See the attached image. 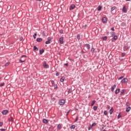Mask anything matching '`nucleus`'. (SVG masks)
I'll return each mask as SVG.
<instances>
[{"instance_id":"59","label":"nucleus","mask_w":131,"mask_h":131,"mask_svg":"<svg viewBox=\"0 0 131 131\" xmlns=\"http://www.w3.org/2000/svg\"><path fill=\"white\" fill-rule=\"evenodd\" d=\"M64 65H66L67 66H68V63H64Z\"/></svg>"},{"instance_id":"17","label":"nucleus","mask_w":131,"mask_h":131,"mask_svg":"<svg viewBox=\"0 0 131 131\" xmlns=\"http://www.w3.org/2000/svg\"><path fill=\"white\" fill-rule=\"evenodd\" d=\"M85 46L88 50H89V49H91V45H90V44H85Z\"/></svg>"},{"instance_id":"24","label":"nucleus","mask_w":131,"mask_h":131,"mask_svg":"<svg viewBox=\"0 0 131 131\" xmlns=\"http://www.w3.org/2000/svg\"><path fill=\"white\" fill-rule=\"evenodd\" d=\"M129 111H130V106H128L126 110V112H129Z\"/></svg>"},{"instance_id":"50","label":"nucleus","mask_w":131,"mask_h":131,"mask_svg":"<svg viewBox=\"0 0 131 131\" xmlns=\"http://www.w3.org/2000/svg\"><path fill=\"white\" fill-rule=\"evenodd\" d=\"M124 56H125V53H122V57H124Z\"/></svg>"},{"instance_id":"3","label":"nucleus","mask_w":131,"mask_h":131,"mask_svg":"<svg viewBox=\"0 0 131 131\" xmlns=\"http://www.w3.org/2000/svg\"><path fill=\"white\" fill-rule=\"evenodd\" d=\"M64 37H61L59 38V43H60V45H63V43H64Z\"/></svg>"},{"instance_id":"27","label":"nucleus","mask_w":131,"mask_h":131,"mask_svg":"<svg viewBox=\"0 0 131 131\" xmlns=\"http://www.w3.org/2000/svg\"><path fill=\"white\" fill-rule=\"evenodd\" d=\"M98 11H101L102 10V7L101 6H99L97 8Z\"/></svg>"},{"instance_id":"34","label":"nucleus","mask_w":131,"mask_h":131,"mask_svg":"<svg viewBox=\"0 0 131 131\" xmlns=\"http://www.w3.org/2000/svg\"><path fill=\"white\" fill-rule=\"evenodd\" d=\"M57 129H61V125L60 124H58L57 125Z\"/></svg>"},{"instance_id":"37","label":"nucleus","mask_w":131,"mask_h":131,"mask_svg":"<svg viewBox=\"0 0 131 131\" xmlns=\"http://www.w3.org/2000/svg\"><path fill=\"white\" fill-rule=\"evenodd\" d=\"M121 117H122V116H121V115H120V114H119L117 117L118 119H119V118H121Z\"/></svg>"},{"instance_id":"38","label":"nucleus","mask_w":131,"mask_h":131,"mask_svg":"<svg viewBox=\"0 0 131 131\" xmlns=\"http://www.w3.org/2000/svg\"><path fill=\"white\" fill-rule=\"evenodd\" d=\"M36 35H37V34L35 33V34H34V35L33 36L34 39H35V38H36Z\"/></svg>"},{"instance_id":"30","label":"nucleus","mask_w":131,"mask_h":131,"mask_svg":"<svg viewBox=\"0 0 131 131\" xmlns=\"http://www.w3.org/2000/svg\"><path fill=\"white\" fill-rule=\"evenodd\" d=\"M111 36H112V37H113V36H115V32H112Z\"/></svg>"},{"instance_id":"25","label":"nucleus","mask_w":131,"mask_h":131,"mask_svg":"<svg viewBox=\"0 0 131 131\" xmlns=\"http://www.w3.org/2000/svg\"><path fill=\"white\" fill-rule=\"evenodd\" d=\"M8 120L9 121L13 122L14 121V119L13 118V117H11L8 118Z\"/></svg>"},{"instance_id":"28","label":"nucleus","mask_w":131,"mask_h":131,"mask_svg":"<svg viewBox=\"0 0 131 131\" xmlns=\"http://www.w3.org/2000/svg\"><path fill=\"white\" fill-rule=\"evenodd\" d=\"M68 94H71V93H72V89H69L68 90Z\"/></svg>"},{"instance_id":"16","label":"nucleus","mask_w":131,"mask_h":131,"mask_svg":"<svg viewBox=\"0 0 131 131\" xmlns=\"http://www.w3.org/2000/svg\"><path fill=\"white\" fill-rule=\"evenodd\" d=\"M36 40L38 42H40V41H42V39L41 38H37Z\"/></svg>"},{"instance_id":"32","label":"nucleus","mask_w":131,"mask_h":131,"mask_svg":"<svg viewBox=\"0 0 131 131\" xmlns=\"http://www.w3.org/2000/svg\"><path fill=\"white\" fill-rule=\"evenodd\" d=\"M43 66H49V65L47 64V62L44 61L43 63Z\"/></svg>"},{"instance_id":"12","label":"nucleus","mask_w":131,"mask_h":131,"mask_svg":"<svg viewBox=\"0 0 131 131\" xmlns=\"http://www.w3.org/2000/svg\"><path fill=\"white\" fill-rule=\"evenodd\" d=\"M102 21L103 23L104 24H105V23H106V21H107V18H106V17L102 18Z\"/></svg>"},{"instance_id":"18","label":"nucleus","mask_w":131,"mask_h":131,"mask_svg":"<svg viewBox=\"0 0 131 131\" xmlns=\"http://www.w3.org/2000/svg\"><path fill=\"white\" fill-rule=\"evenodd\" d=\"M119 92H120V89H116L115 91L116 95H117V94H118V93H119Z\"/></svg>"},{"instance_id":"6","label":"nucleus","mask_w":131,"mask_h":131,"mask_svg":"<svg viewBox=\"0 0 131 131\" xmlns=\"http://www.w3.org/2000/svg\"><path fill=\"white\" fill-rule=\"evenodd\" d=\"M51 40H52V38L50 37L48 38V40L46 41L45 43L46 45H49L51 42Z\"/></svg>"},{"instance_id":"48","label":"nucleus","mask_w":131,"mask_h":131,"mask_svg":"<svg viewBox=\"0 0 131 131\" xmlns=\"http://www.w3.org/2000/svg\"><path fill=\"white\" fill-rule=\"evenodd\" d=\"M42 35H43V36H46V34L45 33V32H42Z\"/></svg>"},{"instance_id":"5","label":"nucleus","mask_w":131,"mask_h":131,"mask_svg":"<svg viewBox=\"0 0 131 131\" xmlns=\"http://www.w3.org/2000/svg\"><path fill=\"white\" fill-rule=\"evenodd\" d=\"M66 100L64 99H62L59 100V105H62L65 104Z\"/></svg>"},{"instance_id":"63","label":"nucleus","mask_w":131,"mask_h":131,"mask_svg":"<svg viewBox=\"0 0 131 131\" xmlns=\"http://www.w3.org/2000/svg\"><path fill=\"white\" fill-rule=\"evenodd\" d=\"M122 24L123 25H124V23H122Z\"/></svg>"},{"instance_id":"23","label":"nucleus","mask_w":131,"mask_h":131,"mask_svg":"<svg viewBox=\"0 0 131 131\" xmlns=\"http://www.w3.org/2000/svg\"><path fill=\"white\" fill-rule=\"evenodd\" d=\"M101 39H102V40H107V36H103L101 37Z\"/></svg>"},{"instance_id":"61","label":"nucleus","mask_w":131,"mask_h":131,"mask_svg":"<svg viewBox=\"0 0 131 131\" xmlns=\"http://www.w3.org/2000/svg\"><path fill=\"white\" fill-rule=\"evenodd\" d=\"M103 129H104V126L102 127L101 130H103Z\"/></svg>"},{"instance_id":"47","label":"nucleus","mask_w":131,"mask_h":131,"mask_svg":"<svg viewBox=\"0 0 131 131\" xmlns=\"http://www.w3.org/2000/svg\"><path fill=\"white\" fill-rule=\"evenodd\" d=\"M60 75V74H59L57 71L56 73V76H59Z\"/></svg>"},{"instance_id":"55","label":"nucleus","mask_w":131,"mask_h":131,"mask_svg":"<svg viewBox=\"0 0 131 131\" xmlns=\"http://www.w3.org/2000/svg\"><path fill=\"white\" fill-rule=\"evenodd\" d=\"M45 68H46V69H48V68H49V66H44Z\"/></svg>"},{"instance_id":"57","label":"nucleus","mask_w":131,"mask_h":131,"mask_svg":"<svg viewBox=\"0 0 131 131\" xmlns=\"http://www.w3.org/2000/svg\"><path fill=\"white\" fill-rule=\"evenodd\" d=\"M81 54H84V51H81Z\"/></svg>"},{"instance_id":"1","label":"nucleus","mask_w":131,"mask_h":131,"mask_svg":"<svg viewBox=\"0 0 131 131\" xmlns=\"http://www.w3.org/2000/svg\"><path fill=\"white\" fill-rule=\"evenodd\" d=\"M26 58V55H22L20 59H19V62H20L21 63H24V62H25Z\"/></svg>"},{"instance_id":"9","label":"nucleus","mask_w":131,"mask_h":131,"mask_svg":"<svg viewBox=\"0 0 131 131\" xmlns=\"http://www.w3.org/2000/svg\"><path fill=\"white\" fill-rule=\"evenodd\" d=\"M42 122H43V123H45V124H47V123H49V120L46 119H43Z\"/></svg>"},{"instance_id":"11","label":"nucleus","mask_w":131,"mask_h":131,"mask_svg":"<svg viewBox=\"0 0 131 131\" xmlns=\"http://www.w3.org/2000/svg\"><path fill=\"white\" fill-rule=\"evenodd\" d=\"M45 53V50L43 49H40L39 54L40 55H42Z\"/></svg>"},{"instance_id":"21","label":"nucleus","mask_w":131,"mask_h":131,"mask_svg":"<svg viewBox=\"0 0 131 131\" xmlns=\"http://www.w3.org/2000/svg\"><path fill=\"white\" fill-rule=\"evenodd\" d=\"M33 49L34 51H35L36 52H37V51H38V48H37L36 46H34Z\"/></svg>"},{"instance_id":"51","label":"nucleus","mask_w":131,"mask_h":131,"mask_svg":"<svg viewBox=\"0 0 131 131\" xmlns=\"http://www.w3.org/2000/svg\"><path fill=\"white\" fill-rule=\"evenodd\" d=\"M19 40H23V37H20V38H19Z\"/></svg>"},{"instance_id":"15","label":"nucleus","mask_w":131,"mask_h":131,"mask_svg":"<svg viewBox=\"0 0 131 131\" xmlns=\"http://www.w3.org/2000/svg\"><path fill=\"white\" fill-rule=\"evenodd\" d=\"M113 111H114V109H113V107H111V108L110 110V114H112L113 113Z\"/></svg>"},{"instance_id":"2","label":"nucleus","mask_w":131,"mask_h":131,"mask_svg":"<svg viewBox=\"0 0 131 131\" xmlns=\"http://www.w3.org/2000/svg\"><path fill=\"white\" fill-rule=\"evenodd\" d=\"M96 123H92V124L90 125L88 127V130H91V128H93V126H96Z\"/></svg>"},{"instance_id":"40","label":"nucleus","mask_w":131,"mask_h":131,"mask_svg":"<svg viewBox=\"0 0 131 131\" xmlns=\"http://www.w3.org/2000/svg\"><path fill=\"white\" fill-rule=\"evenodd\" d=\"M58 89V85L57 84L54 85V90H57Z\"/></svg>"},{"instance_id":"39","label":"nucleus","mask_w":131,"mask_h":131,"mask_svg":"<svg viewBox=\"0 0 131 131\" xmlns=\"http://www.w3.org/2000/svg\"><path fill=\"white\" fill-rule=\"evenodd\" d=\"M63 32H64V31L63 30L61 29L59 31V33H60V34H62V33H63Z\"/></svg>"},{"instance_id":"62","label":"nucleus","mask_w":131,"mask_h":131,"mask_svg":"<svg viewBox=\"0 0 131 131\" xmlns=\"http://www.w3.org/2000/svg\"><path fill=\"white\" fill-rule=\"evenodd\" d=\"M126 2H130V0H126Z\"/></svg>"},{"instance_id":"26","label":"nucleus","mask_w":131,"mask_h":131,"mask_svg":"<svg viewBox=\"0 0 131 131\" xmlns=\"http://www.w3.org/2000/svg\"><path fill=\"white\" fill-rule=\"evenodd\" d=\"M125 92V90H122L121 92L120 95L121 96V95H123L124 94V92Z\"/></svg>"},{"instance_id":"31","label":"nucleus","mask_w":131,"mask_h":131,"mask_svg":"<svg viewBox=\"0 0 131 131\" xmlns=\"http://www.w3.org/2000/svg\"><path fill=\"white\" fill-rule=\"evenodd\" d=\"M95 103H96V100H93L91 104V106H94V105H95Z\"/></svg>"},{"instance_id":"58","label":"nucleus","mask_w":131,"mask_h":131,"mask_svg":"<svg viewBox=\"0 0 131 131\" xmlns=\"http://www.w3.org/2000/svg\"><path fill=\"white\" fill-rule=\"evenodd\" d=\"M36 2H41L42 0H35Z\"/></svg>"},{"instance_id":"53","label":"nucleus","mask_w":131,"mask_h":131,"mask_svg":"<svg viewBox=\"0 0 131 131\" xmlns=\"http://www.w3.org/2000/svg\"><path fill=\"white\" fill-rule=\"evenodd\" d=\"M0 130H1V131H6V129H3V128H1Z\"/></svg>"},{"instance_id":"52","label":"nucleus","mask_w":131,"mask_h":131,"mask_svg":"<svg viewBox=\"0 0 131 131\" xmlns=\"http://www.w3.org/2000/svg\"><path fill=\"white\" fill-rule=\"evenodd\" d=\"M3 124H4V123L0 122V126H3Z\"/></svg>"},{"instance_id":"56","label":"nucleus","mask_w":131,"mask_h":131,"mask_svg":"<svg viewBox=\"0 0 131 131\" xmlns=\"http://www.w3.org/2000/svg\"><path fill=\"white\" fill-rule=\"evenodd\" d=\"M111 30H112V31H114V30H114V28H113V27L111 29Z\"/></svg>"},{"instance_id":"54","label":"nucleus","mask_w":131,"mask_h":131,"mask_svg":"<svg viewBox=\"0 0 131 131\" xmlns=\"http://www.w3.org/2000/svg\"><path fill=\"white\" fill-rule=\"evenodd\" d=\"M83 28L84 29L86 28V25L83 26Z\"/></svg>"},{"instance_id":"29","label":"nucleus","mask_w":131,"mask_h":131,"mask_svg":"<svg viewBox=\"0 0 131 131\" xmlns=\"http://www.w3.org/2000/svg\"><path fill=\"white\" fill-rule=\"evenodd\" d=\"M97 109H98V107H97L96 106H94L93 107V110H94V111H97Z\"/></svg>"},{"instance_id":"44","label":"nucleus","mask_w":131,"mask_h":131,"mask_svg":"<svg viewBox=\"0 0 131 131\" xmlns=\"http://www.w3.org/2000/svg\"><path fill=\"white\" fill-rule=\"evenodd\" d=\"M77 120H78V117H76V118L74 121V122H76V121H77Z\"/></svg>"},{"instance_id":"46","label":"nucleus","mask_w":131,"mask_h":131,"mask_svg":"<svg viewBox=\"0 0 131 131\" xmlns=\"http://www.w3.org/2000/svg\"><path fill=\"white\" fill-rule=\"evenodd\" d=\"M91 52H92V53H94V52H95V48H92Z\"/></svg>"},{"instance_id":"13","label":"nucleus","mask_w":131,"mask_h":131,"mask_svg":"<svg viewBox=\"0 0 131 131\" xmlns=\"http://www.w3.org/2000/svg\"><path fill=\"white\" fill-rule=\"evenodd\" d=\"M64 80H65V77L64 76L61 77V78L60 79V81L61 82H63Z\"/></svg>"},{"instance_id":"4","label":"nucleus","mask_w":131,"mask_h":131,"mask_svg":"<svg viewBox=\"0 0 131 131\" xmlns=\"http://www.w3.org/2000/svg\"><path fill=\"white\" fill-rule=\"evenodd\" d=\"M9 113V110H4L2 111V114L3 115H7Z\"/></svg>"},{"instance_id":"35","label":"nucleus","mask_w":131,"mask_h":131,"mask_svg":"<svg viewBox=\"0 0 131 131\" xmlns=\"http://www.w3.org/2000/svg\"><path fill=\"white\" fill-rule=\"evenodd\" d=\"M124 78V76H122L121 77H120L119 78H118V80H120V79H122V78Z\"/></svg>"},{"instance_id":"41","label":"nucleus","mask_w":131,"mask_h":131,"mask_svg":"<svg viewBox=\"0 0 131 131\" xmlns=\"http://www.w3.org/2000/svg\"><path fill=\"white\" fill-rule=\"evenodd\" d=\"M116 7L115 6L111 8V11H114V9H116Z\"/></svg>"},{"instance_id":"33","label":"nucleus","mask_w":131,"mask_h":131,"mask_svg":"<svg viewBox=\"0 0 131 131\" xmlns=\"http://www.w3.org/2000/svg\"><path fill=\"white\" fill-rule=\"evenodd\" d=\"M77 39H78V40H79V39H80V35L79 34L77 35Z\"/></svg>"},{"instance_id":"36","label":"nucleus","mask_w":131,"mask_h":131,"mask_svg":"<svg viewBox=\"0 0 131 131\" xmlns=\"http://www.w3.org/2000/svg\"><path fill=\"white\" fill-rule=\"evenodd\" d=\"M103 114H104V115H108V113L107 112V111H104Z\"/></svg>"},{"instance_id":"45","label":"nucleus","mask_w":131,"mask_h":131,"mask_svg":"<svg viewBox=\"0 0 131 131\" xmlns=\"http://www.w3.org/2000/svg\"><path fill=\"white\" fill-rule=\"evenodd\" d=\"M69 113H70V110H69V111H68V112L67 113L66 116H68V114H69Z\"/></svg>"},{"instance_id":"10","label":"nucleus","mask_w":131,"mask_h":131,"mask_svg":"<svg viewBox=\"0 0 131 131\" xmlns=\"http://www.w3.org/2000/svg\"><path fill=\"white\" fill-rule=\"evenodd\" d=\"M123 13H127V10H126V7L124 6L122 8Z\"/></svg>"},{"instance_id":"42","label":"nucleus","mask_w":131,"mask_h":131,"mask_svg":"<svg viewBox=\"0 0 131 131\" xmlns=\"http://www.w3.org/2000/svg\"><path fill=\"white\" fill-rule=\"evenodd\" d=\"M51 83L52 85H55V82L54 80H51Z\"/></svg>"},{"instance_id":"20","label":"nucleus","mask_w":131,"mask_h":131,"mask_svg":"<svg viewBox=\"0 0 131 131\" xmlns=\"http://www.w3.org/2000/svg\"><path fill=\"white\" fill-rule=\"evenodd\" d=\"M75 127H76V126H75V125H72L70 126L71 129H74Z\"/></svg>"},{"instance_id":"22","label":"nucleus","mask_w":131,"mask_h":131,"mask_svg":"<svg viewBox=\"0 0 131 131\" xmlns=\"http://www.w3.org/2000/svg\"><path fill=\"white\" fill-rule=\"evenodd\" d=\"M117 39V36L115 35L112 38V41H113L114 40H116Z\"/></svg>"},{"instance_id":"64","label":"nucleus","mask_w":131,"mask_h":131,"mask_svg":"<svg viewBox=\"0 0 131 131\" xmlns=\"http://www.w3.org/2000/svg\"><path fill=\"white\" fill-rule=\"evenodd\" d=\"M0 79H1V78H0Z\"/></svg>"},{"instance_id":"8","label":"nucleus","mask_w":131,"mask_h":131,"mask_svg":"<svg viewBox=\"0 0 131 131\" xmlns=\"http://www.w3.org/2000/svg\"><path fill=\"white\" fill-rule=\"evenodd\" d=\"M75 8V5L73 4L71 5L70 7V11H72V10H74V8Z\"/></svg>"},{"instance_id":"7","label":"nucleus","mask_w":131,"mask_h":131,"mask_svg":"<svg viewBox=\"0 0 131 131\" xmlns=\"http://www.w3.org/2000/svg\"><path fill=\"white\" fill-rule=\"evenodd\" d=\"M127 81H128V80L127 79V78H123V79L121 80V82H122V83H124V82L125 83H126L127 82Z\"/></svg>"},{"instance_id":"14","label":"nucleus","mask_w":131,"mask_h":131,"mask_svg":"<svg viewBox=\"0 0 131 131\" xmlns=\"http://www.w3.org/2000/svg\"><path fill=\"white\" fill-rule=\"evenodd\" d=\"M116 88V85L114 84V85L111 88L112 92H114L115 89Z\"/></svg>"},{"instance_id":"60","label":"nucleus","mask_w":131,"mask_h":131,"mask_svg":"<svg viewBox=\"0 0 131 131\" xmlns=\"http://www.w3.org/2000/svg\"><path fill=\"white\" fill-rule=\"evenodd\" d=\"M80 17V15H79V14H78V18H79Z\"/></svg>"},{"instance_id":"43","label":"nucleus","mask_w":131,"mask_h":131,"mask_svg":"<svg viewBox=\"0 0 131 131\" xmlns=\"http://www.w3.org/2000/svg\"><path fill=\"white\" fill-rule=\"evenodd\" d=\"M10 62H8L6 63V64L5 65V66H8V65H10Z\"/></svg>"},{"instance_id":"49","label":"nucleus","mask_w":131,"mask_h":131,"mask_svg":"<svg viewBox=\"0 0 131 131\" xmlns=\"http://www.w3.org/2000/svg\"><path fill=\"white\" fill-rule=\"evenodd\" d=\"M5 85V83L1 84L0 86H4Z\"/></svg>"},{"instance_id":"19","label":"nucleus","mask_w":131,"mask_h":131,"mask_svg":"<svg viewBox=\"0 0 131 131\" xmlns=\"http://www.w3.org/2000/svg\"><path fill=\"white\" fill-rule=\"evenodd\" d=\"M128 49V46H124L123 48V51L125 52L126 51H127Z\"/></svg>"}]
</instances>
